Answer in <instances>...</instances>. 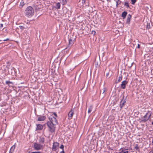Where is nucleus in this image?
I'll list each match as a JSON object with an SVG mask.
<instances>
[{
  "mask_svg": "<svg viewBox=\"0 0 153 153\" xmlns=\"http://www.w3.org/2000/svg\"><path fill=\"white\" fill-rule=\"evenodd\" d=\"M34 13V10L31 6L27 7L25 10V15L27 17H30L33 15Z\"/></svg>",
  "mask_w": 153,
  "mask_h": 153,
  "instance_id": "nucleus-1",
  "label": "nucleus"
},
{
  "mask_svg": "<svg viewBox=\"0 0 153 153\" xmlns=\"http://www.w3.org/2000/svg\"><path fill=\"white\" fill-rule=\"evenodd\" d=\"M47 125L49 128V131L51 133L54 132L55 130L56 125L52 124L49 121L47 123Z\"/></svg>",
  "mask_w": 153,
  "mask_h": 153,
  "instance_id": "nucleus-2",
  "label": "nucleus"
},
{
  "mask_svg": "<svg viewBox=\"0 0 153 153\" xmlns=\"http://www.w3.org/2000/svg\"><path fill=\"white\" fill-rule=\"evenodd\" d=\"M151 115V114L150 113H146L145 115L140 119V123H144L147 121L150 118Z\"/></svg>",
  "mask_w": 153,
  "mask_h": 153,
  "instance_id": "nucleus-3",
  "label": "nucleus"
},
{
  "mask_svg": "<svg viewBox=\"0 0 153 153\" xmlns=\"http://www.w3.org/2000/svg\"><path fill=\"white\" fill-rule=\"evenodd\" d=\"M33 148L36 150H39L41 149L42 147V145L37 143H34Z\"/></svg>",
  "mask_w": 153,
  "mask_h": 153,
  "instance_id": "nucleus-4",
  "label": "nucleus"
},
{
  "mask_svg": "<svg viewBox=\"0 0 153 153\" xmlns=\"http://www.w3.org/2000/svg\"><path fill=\"white\" fill-rule=\"evenodd\" d=\"M59 144L57 142H54L53 143V145L52 148V150L53 151H56L59 148Z\"/></svg>",
  "mask_w": 153,
  "mask_h": 153,
  "instance_id": "nucleus-5",
  "label": "nucleus"
},
{
  "mask_svg": "<svg viewBox=\"0 0 153 153\" xmlns=\"http://www.w3.org/2000/svg\"><path fill=\"white\" fill-rule=\"evenodd\" d=\"M126 97H127L126 96V97L125 98L124 95H123L122 99L120 101V107L121 109L124 106L125 103L126 102Z\"/></svg>",
  "mask_w": 153,
  "mask_h": 153,
  "instance_id": "nucleus-6",
  "label": "nucleus"
},
{
  "mask_svg": "<svg viewBox=\"0 0 153 153\" xmlns=\"http://www.w3.org/2000/svg\"><path fill=\"white\" fill-rule=\"evenodd\" d=\"M50 121V122L53 124L56 125L58 124L57 120L56 118L53 117H52L51 118H49Z\"/></svg>",
  "mask_w": 153,
  "mask_h": 153,
  "instance_id": "nucleus-7",
  "label": "nucleus"
},
{
  "mask_svg": "<svg viewBox=\"0 0 153 153\" xmlns=\"http://www.w3.org/2000/svg\"><path fill=\"white\" fill-rule=\"evenodd\" d=\"M128 82L126 80H124L122 82L120 85V87L123 89H125L126 88V85L127 84Z\"/></svg>",
  "mask_w": 153,
  "mask_h": 153,
  "instance_id": "nucleus-8",
  "label": "nucleus"
},
{
  "mask_svg": "<svg viewBox=\"0 0 153 153\" xmlns=\"http://www.w3.org/2000/svg\"><path fill=\"white\" fill-rule=\"evenodd\" d=\"M131 17V16L130 14H129L128 15L127 17V21H126V24L128 25H129L130 24V21Z\"/></svg>",
  "mask_w": 153,
  "mask_h": 153,
  "instance_id": "nucleus-9",
  "label": "nucleus"
},
{
  "mask_svg": "<svg viewBox=\"0 0 153 153\" xmlns=\"http://www.w3.org/2000/svg\"><path fill=\"white\" fill-rule=\"evenodd\" d=\"M46 119V117L45 116H40L38 118V121H43L44 120Z\"/></svg>",
  "mask_w": 153,
  "mask_h": 153,
  "instance_id": "nucleus-10",
  "label": "nucleus"
},
{
  "mask_svg": "<svg viewBox=\"0 0 153 153\" xmlns=\"http://www.w3.org/2000/svg\"><path fill=\"white\" fill-rule=\"evenodd\" d=\"M37 126L36 128V130H41L43 128V126L42 125L39 124H36Z\"/></svg>",
  "mask_w": 153,
  "mask_h": 153,
  "instance_id": "nucleus-11",
  "label": "nucleus"
},
{
  "mask_svg": "<svg viewBox=\"0 0 153 153\" xmlns=\"http://www.w3.org/2000/svg\"><path fill=\"white\" fill-rule=\"evenodd\" d=\"M127 149H123V148H121L120 150V152L119 153H128L129 152L127 151Z\"/></svg>",
  "mask_w": 153,
  "mask_h": 153,
  "instance_id": "nucleus-12",
  "label": "nucleus"
},
{
  "mask_svg": "<svg viewBox=\"0 0 153 153\" xmlns=\"http://www.w3.org/2000/svg\"><path fill=\"white\" fill-rule=\"evenodd\" d=\"M39 141L40 143L43 144L45 141V138L42 136L40 137Z\"/></svg>",
  "mask_w": 153,
  "mask_h": 153,
  "instance_id": "nucleus-13",
  "label": "nucleus"
},
{
  "mask_svg": "<svg viewBox=\"0 0 153 153\" xmlns=\"http://www.w3.org/2000/svg\"><path fill=\"white\" fill-rule=\"evenodd\" d=\"M122 77H123L122 75L121 74H120V76H119V77L118 80H116V81L115 83H117L119 82H120L122 80Z\"/></svg>",
  "mask_w": 153,
  "mask_h": 153,
  "instance_id": "nucleus-14",
  "label": "nucleus"
},
{
  "mask_svg": "<svg viewBox=\"0 0 153 153\" xmlns=\"http://www.w3.org/2000/svg\"><path fill=\"white\" fill-rule=\"evenodd\" d=\"M127 14V12L126 11H124L121 14V16L123 17V19H125Z\"/></svg>",
  "mask_w": 153,
  "mask_h": 153,
  "instance_id": "nucleus-15",
  "label": "nucleus"
},
{
  "mask_svg": "<svg viewBox=\"0 0 153 153\" xmlns=\"http://www.w3.org/2000/svg\"><path fill=\"white\" fill-rule=\"evenodd\" d=\"M74 114V112L73 110L72 109L68 114V116L69 117H71V118H72L73 115Z\"/></svg>",
  "mask_w": 153,
  "mask_h": 153,
  "instance_id": "nucleus-16",
  "label": "nucleus"
},
{
  "mask_svg": "<svg viewBox=\"0 0 153 153\" xmlns=\"http://www.w3.org/2000/svg\"><path fill=\"white\" fill-rule=\"evenodd\" d=\"M15 148V146L14 145L10 149L9 153H13L14 152Z\"/></svg>",
  "mask_w": 153,
  "mask_h": 153,
  "instance_id": "nucleus-17",
  "label": "nucleus"
},
{
  "mask_svg": "<svg viewBox=\"0 0 153 153\" xmlns=\"http://www.w3.org/2000/svg\"><path fill=\"white\" fill-rule=\"evenodd\" d=\"M5 83L7 85H8L10 86H12L13 85V83L10 81H7Z\"/></svg>",
  "mask_w": 153,
  "mask_h": 153,
  "instance_id": "nucleus-18",
  "label": "nucleus"
},
{
  "mask_svg": "<svg viewBox=\"0 0 153 153\" xmlns=\"http://www.w3.org/2000/svg\"><path fill=\"white\" fill-rule=\"evenodd\" d=\"M73 44V42L72 41V39L70 38L69 40V44L68 45V46L69 47H70Z\"/></svg>",
  "mask_w": 153,
  "mask_h": 153,
  "instance_id": "nucleus-19",
  "label": "nucleus"
},
{
  "mask_svg": "<svg viewBox=\"0 0 153 153\" xmlns=\"http://www.w3.org/2000/svg\"><path fill=\"white\" fill-rule=\"evenodd\" d=\"M60 1V2L62 3L63 5L66 4L67 3L66 0H59Z\"/></svg>",
  "mask_w": 153,
  "mask_h": 153,
  "instance_id": "nucleus-20",
  "label": "nucleus"
},
{
  "mask_svg": "<svg viewBox=\"0 0 153 153\" xmlns=\"http://www.w3.org/2000/svg\"><path fill=\"white\" fill-rule=\"evenodd\" d=\"M55 7L56 9H59L60 8V3L59 2L57 3L56 4Z\"/></svg>",
  "mask_w": 153,
  "mask_h": 153,
  "instance_id": "nucleus-21",
  "label": "nucleus"
},
{
  "mask_svg": "<svg viewBox=\"0 0 153 153\" xmlns=\"http://www.w3.org/2000/svg\"><path fill=\"white\" fill-rule=\"evenodd\" d=\"M124 5L127 8H129V6L128 4V2H125Z\"/></svg>",
  "mask_w": 153,
  "mask_h": 153,
  "instance_id": "nucleus-22",
  "label": "nucleus"
},
{
  "mask_svg": "<svg viewBox=\"0 0 153 153\" xmlns=\"http://www.w3.org/2000/svg\"><path fill=\"white\" fill-rule=\"evenodd\" d=\"M105 91V88H104L102 90H100V94H101V93L102 92V94H104Z\"/></svg>",
  "mask_w": 153,
  "mask_h": 153,
  "instance_id": "nucleus-23",
  "label": "nucleus"
},
{
  "mask_svg": "<svg viewBox=\"0 0 153 153\" xmlns=\"http://www.w3.org/2000/svg\"><path fill=\"white\" fill-rule=\"evenodd\" d=\"M92 108L91 106H90V107L89 108L88 111V113H90L92 111Z\"/></svg>",
  "mask_w": 153,
  "mask_h": 153,
  "instance_id": "nucleus-24",
  "label": "nucleus"
},
{
  "mask_svg": "<svg viewBox=\"0 0 153 153\" xmlns=\"http://www.w3.org/2000/svg\"><path fill=\"white\" fill-rule=\"evenodd\" d=\"M139 147L138 146V145L137 144H136L134 147V149L137 150L139 149Z\"/></svg>",
  "mask_w": 153,
  "mask_h": 153,
  "instance_id": "nucleus-25",
  "label": "nucleus"
},
{
  "mask_svg": "<svg viewBox=\"0 0 153 153\" xmlns=\"http://www.w3.org/2000/svg\"><path fill=\"white\" fill-rule=\"evenodd\" d=\"M131 4H134L136 2L137 0H131Z\"/></svg>",
  "mask_w": 153,
  "mask_h": 153,
  "instance_id": "nucleus-26",
  "label": "nucleus"
},
{
  "mask_svg": "<svg viewBox=\"0 0 153 153\" xmlns=\"http://www.w3.org/2000/svg\"><path fill=\"white\" fill-rule=\"evenodd\" d=\"M150 28V24H148L146 25L147 29H149Z\"/></svg>",
  "mask_w": 153,
  "mask_h": 153,
  "instance_id": "nucleus-27",
  "label": "nucleus"
},
{
  "mask_svg": "<svg viewBox=\"0 0 153 153\" xmlns=\"http://www.w3.org/2000/svg\"><path fill=\"white\" fill-rule=\"evenodd\" d=\"M64 146L62 144L60 145L59 148L61 149H62V150H63L64 149Z\"/></svg>",
  "mask_w": 153,
  "mask_h": 153,
  "instance_id": "nucleus-28",
  "label": "nucleus"
},
{
  "mask_svg": "<svg viewBox=\"0 0 153 153\" xmlns=\"http://www.w3.org/2000/svg\"><path fill=\"white\" fill-rule=\"evenodd\" d=\"M19 27L22 30H23L24 28V27L23 26L21 25L19 26Z\"/></svg>",
  "mask_w": 153,
  "mask_h": 153,
  "instance_id": "nucleus-29",
  "label": "nucleus"
},
{
  "mask_svg": "<svg viewBox=\"0 0 153 153\" xmlns=\"http://www.w3.org/2000/svg\"><path fill=\"white\" fill-rule=\"evenodd\" d=\"M150 141H151V140L152 141V144L153 145V138L152 137H151L150 139Z\"/></svg>",
  "mask_w": 153,
  "mask_h": 153,
  "instance_id": "nucleus-30",
  "label": "nucleus"
},
{
  "mask_svg": "<svg viewBox=\"0 0 153 153\" xmlns=\"http://www.w3.org/2000/svg\"><path fill=\"white\" fill-rule=\"evenodd\" d=\"M96 33V32L94 31V30H93L92 31V34H93V35H94Z\"/></svg>",
  "mask_w": 153,
  "mask_h": 153,
  "instance_id": "nucleus-31",
  "label": "nucleus"
},
{
  "mask_svg": "<svg viewBox=\"0 0 153 153\" xmlns=\"http://www.w3.org/2000/svg\"><path fill=\"white\" fill-rule=\"evenodd\" d=\"M3 27V24H0V29H1Z\"/></svg>",
  "mask_w": 153,
  "mask_h": 153,
  "instance_id": "nucleus-32",
  "label": "nucleus"
},
{
  "mask_svg": "<svg viewBox=\"0 0 153 153\" xmlns=\"http://www.w3.org/2000/svg\"><path fill=\"white\" fill-rule=\"evenodd\" d=\"M31 153H41L40 152H31Z\"/></svg>",
  "mask_w": 153,
  "mask_h": 153,
  "instance_id": "nucleus-33",
  "label": "nucleus"
},
{
  "mask_svg": "<svg viewBox=\"0 0 153 153\" xmlns=\"http://www.w3.org/2000/svg\"><path fill=\"white\" fill-rule=\"evenodd\" d=\"M85 0H82V3L84 4L85 3Z\"/></svg>",
  "mask_w": 153,
  "mask_h": 153,
  "instance_id": "nucleus-34",
  "label": "nucleus"
},
{
  "mask_svg": "<svg viewBox=\"0 0 153 153\" xmlns=\"http://www.w3.org/2000/svg\"><path fill=\"white\" fill-rule=\"evenodd\" d=\"M53 114L56 117H57V114H56V113L55 112H54L53 113Z\"/></svg>",
  "mask_w": 153,
  "mask_h": 153,
  "instance_id": "nucleus-35",
  "label": "nucleus"
},
{
  "mask_svg": "<svg viewBox=\"0 0 153 153\" xmlns=\"http://www.w3.org/2000/svg\"><path fill=\"white\" fill-rule=\"evenodd\" d=\"M24 5V4H23V2H21V3H20V6H21L22 7L23 6V5Z\"/></svg>",
  "mask_w": 153,
  "mask_h": 153,
  "instance_id": "nucleus-36",
  "label": "nucleus"
},
{
  "mask_svg": "<svg viewBox=\"0 0 153 153\" xmlns=\"http://www.w3.org/2000/svg\"><path fill=\"white\" fill-rule=\"evenodd\" d=\"M118 5H119V4H118V1H117V2H116V7H118Z\"/></svg>",
  "mask_w": 153,
  "mask_h": 153,
  "instance_id": "nucleus-37",
  "label": "nucleus"
},
{
  "mask_svg": "<svg viewBox=\"0 0 153 153\" xmlns=\"http://www.w3.org/2000/svg\"><path fill=\"white\" fill-rule=\"evenodd\" d=\"M140 45L139 44H138L137 48H140Z\"/></svg>",
  "mask_w": 153,
  "mask_h": 153,
  "instance_id": "nucleus-38",
  "label": "nucleus"
},
{
  "mask_svg": "<svg viewBox=\"0 0 153 153\" xmlns=\"http://www.w3.org/2000/svg\"><path fill=\"white\" fill-rule=\"evenodd\" d=\"M118 4H120L121 3V1H120V0H118Z\"/></svg>",
  "mask_w": 153,
  "mask_h": 153,
  "instance_id": "nucleus-39",
  "label": "nucleus"
},
{
  "mask_svg": "<svg viewBox=\"0 0 153 153\" xmlns=\"http://www.w3.org/2000/svg\"><path fill=\"white\" fill-rule=\"evenodd\" d=\"M60 153H65L64 149H63V150H62V151L60 152Z\"/></svg>",
  "mask_w": 153,
  "mask_h": 153,
  "instance_id": "nucleus-40",
  "label": "nucleus"
},
{
  "mask_svg": "<svg viewBox=\"0 0 153 153\" xmlns=\"http://www.w3.org/2000/svg\"><path fill=\"white\" fill-rule=\"evenodd\" d=\"M9 40V39H6L4 40V41H7Z\"/></svg>",
  "mask_w": 153,
  "mask_h": 153,
  "instance_id": "nucleus-41",
  "label": "nucleus"
},
{
  "mask_svg": "<svg viewBox=\"0 0 153 153\" xmlns=\"http://www.w3.org/2000/svg\"><path fill=\"white\" fill-rule=\"evenodd\" d=\"M109 74L108 73L106 74V77H107L108 76Z\"/></svg>",
  "mask_w": 153,
  "mask_h": 153,
  "instance_id": "nucleus-42",
  "label": "nucleus"
},
{
  "mask_svg": "<svg viewBox=\"0 0 153 153\" xmlns=\"http://www.w3.org/2000/svg\"><path fill=\"white\" fill-rule=\"evenodd\" d=\"M149 153H152V151H150L149 152Z\"/></svg>",
  "mask_w": 153,
  "mask_h": 153,
  "instance_id": "nucleus-43",
  "label": "nucleus"
},
{
  "mask_svg": "<svg viewBox=\"0 0 153 153\" xmlns=\"http://www.w3.org/2000/svg\"><path fill=\"white\" fill-rule=\"evenodd\" d=\"M152 124L153 125V121L152 122Z\"/></svg>",
  "mask_w": 153,
  "mask_h": 153,
  "instance_id": "nucleus-44",
  "label": "nucleus"
},
{
  "mask_svg": "<svg viewBox=\"0 0 153 153\" xmlns=\"http://www.w3.org/2000/svg\"><path fill=\"white\" fill-rule=\"evenodd\" d=\"M27 153H30V152H28Z\"/></svg>",
  "mask_w": 153,
  "mask_h": 153,
  "instance_id": "nucleus-45",
  "label": "nucleus"
},
{
  "mask_svg": "<svg viewBox=\"0 0 153 153\" xmlns=\"http://www.w3.org/2000/svg\"><path fill=\"white\" fill-rule=\"evenodd\" d=\"M152 153H153V150L152 151Z\"/></svg>",
  "mask_w": 153,
  "mask_h": 153,
  "instance_id": "nucleus-46",
  "label": "nucleus"
},
{
  "mask_svg": "<svg viewBox=\"0 0 153 153\" xmlns=\"http://www.w3.org/2000/svg\"><path fill=\"white\" fill-rule=\"evenodd\" d=\"M13 68V69H14V68Z\"/></svg>",
  "mask_w": 153,
  "mask_h": 153,
  "instance_id": "nucleus-47",
  "label": "nucleus"
}]
</instances>
